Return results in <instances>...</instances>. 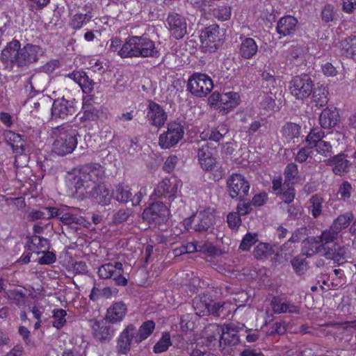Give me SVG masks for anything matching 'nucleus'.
<instances>
[{
  "label": "nucleus",
  "mask_w": 356,
  "mask_h": 356,
  "mask_svg": "<svg viewBox=\"0 0 356 356\" xmlns=\"http://www.w3.org/2000/svg\"><path fill=\"white\" fill-rule=\"evenodd\" d=\"M323 256L327 259L333 260L334 263L340 265L349 257L348 247L340 246L334 241L328 245L325 252L323 253Z\"/></svg>",
  "instance_id": "nucleus-24"
},
{
  "label": "nucleus",
  "mask_w": 356,
  "mask_h": 356,
  "mask_svg": "<svg viewBox=\"0 0 356 356\" xmlns=\"http://www.w3.org/2000/svg\"><path fill=\"white\" fill-rule=\"evenodd\" d=\"M297 23V19L291 15L283 17L277 24V31L282 36L292 35L296 31Z\"/></svg>",
  "instance_id": "nucleus-28"
},
{
  "label": "nucleus",
  "mask_w": 356,
  "mask_h": 356,
  "mask_svg": "<svg viewBox=\"0 0 356 356\" xmlns=\"http://www.w3.org/2000/svg\"><path fill=\"white\" fill-rule=\"evenodd\" d=\"M325 231H323L321 236L310 237L303 241L304 248L306 250V255L312 257L314 254L325 252L328 245L332 242V239L325 236Z\"/></svg>",
  "instance_id": "nucleus-14"
},
{
  "label": "nucleus",
  "mask_w": 356,
  "mask_h": 356,
  "mask_svg": "<svg viewBox=\"0 0 356 356\" xmlns=\"http://www.w3.org/2000/svg\"><path fill=\"white\" fill-rule=\"evenodd\" d=\"M312 92V102L314 103L316 106L321 108L327 104L328 92L323 86H318L317 88H314Z\"/></svg>",
  "instance_id": "nucleus-41"
},
{
  "label": "nucleus",
  "mask_w": 356,
  "mask_h": 356,
  "mask_svg": "<svg viewBox=\"0 0 356 356\" xmlns=\"http://www.w3.org/2000/svg\"><path fill=\"white\" fill-rule=\"evenodd\" d=\"M66 316L67 312L65 310L63 309H54L52 317L54 318V321L52 323V325L57 329L63 327L66 323Z\"/></svg>",
  "instance_id": "nucleus-48"
},
{
  "label": "nucleus",
  "mask_w": 356,
  "mask_h": 356,
  "mask_svg": "<svg viewBox=\"0 0 356 356\" xmlns=\"http://www.w3.org/2000/svg\"><path fill=\"white\" fill-rule=\"evenodd\" d=\"M83 115L81 117L82 122L86 121H95L99 118V110L92 104H83Z\"/></svg>",
  "instance_id": "nucleus-44"
},
{
  "label": "nucleus",
  "mask_w": 356,
  "mask_h": 356,
  "mask_svg": "<svg viewBox=\"0 0 356 356\" xmlns=\"http://www.w3.org/2000/svg\"><path fill=\"white\" fill-rule=\"evenodd\" d=\"M212 300L207 296L196 297L193 300V307L196 315L204 316L210 315Z\"/></svg>",
  "instance_id": "nucleus-34"
},
{
  "label": "nucleus",
  "mask_w": 356,
  "mask_h": 356,
  "mask_svg": "<svg viewBox=\"0 0 356 356\" xmlns=\"http://www.w3.org/2000/svg\"><path fill=\"white\" fill-rule=\"evenodd\" d=\"M147 118L151 122V124L160 127L165 124L168 115L159 104L153 101H149L147 107Z\"/></svg>",
  "instance_id": "nucleus-22"
},
{
  "label": "nucleus",
  "mask_w": 356,
  "mask_h": 356,
  "mask_svg": "<svg viewBox=\"0 0 356 356\" xmlns=\"http://www.w3.org/2000/svg\"><path fill=\"white\" fill-rule=\"evenodd\" d=\"M171 345L170 335L168 332L163 334L162 337L154 346L155 353H161L166 351Z\"/></svg>",
  "instance_id": "nucleus-51"
},
{
  "label": "nucleus",
  "mask_w": 356,
  "mask_h": 356,
  "mask_svg": "<svg viewBox=\"0 0 356 356\" xmlns=\"http://www.w3.org/2000/svg\"><path fill=\"white\" fill-rule=\"evenodd\" d=\"M4 137L14 152L17 154H22L24 152L25 142L19 134L11 131H7L4 133Z\"/></svg>",
  "instance_id": "nucleus-31"
},
{
  "label": "nucleus",
  "mask_w": 356,
  "mask_h": 356,
  "mask_svg": "<svg viewBox=\"0 0 356 356\" xmlns=\"http://www.w3.org/2000/svg\"><path fill=\"white\" fill-rule=\"evenodd\" d=\"M131 214V211L129 209H120L117 212H115L112 217V222L117 225H120L125 221L129 218Z\"/></svg>",
  "instance_id": "nucleus-55"
},
{
  "label": "nucleus",
  "mask_w": 356,
  "mask_h": 356,
  "mask_svg": "<svg viewBox=\"0 0 356 356\" xmlns=\"http://www.w3.org/2000/svg\"><path fill=\"white\" fill-rule=\"evenodd\" d=\"M289 84L290 92L296 99L304 100L307 99L314 89L313 81L306 74L293 77Z\"/></svg>",
  "instance_id": "nucleus-6"
},
{
  "label": "nucleus",
  "mask_w": 356,
  "mask_h": 356,
  "mask_svg": "<svg viewBox=\"0 0 356 356\" xmlns=\"http://www.w3.org/2000/svg\"><path fill=\"white\" fill-rule=\"evenodd\" d=\"M118 56L126 58H158L160 56L155 43L144 36H131L126 39L118 51Z\"/></svg>",
  "instance_id": "nucleus-3"
},
{
  "label": "nucleus",
  "mask_w": 356,
  "mask_h": 356,
  "mask_svg": "<svg viewBox=\"0 0 356 356\" xmlns=\"http://www.w3.org/2000/svg\"><path fill=\"white\" fill-rule=\"evenodd\" d=\"M270 305L275 314L291 313L298 314L299 307L290 302H282L278 297H273L270 302Z\"/></svg>",
  "instance_id": "nucleus-32"
},
{
  "label": "nucleus",
  "mask_w": 356,
  "mask_h": 356,
  "mask_svg": "<svg viewBox=\"0 0 356 356\" xmlns=\"http://www.w3.org/2000/svg\"><path fill=\"white\" fill-rule=\"evenodd\" d=\"M261 107L266 111H273L275 106V100L271 95H265L260 102Z\"/></svg>",
  "instance_id": "nucleus-63"
},
{
  "label": "nucleus",
  "mask_w": 356,
  "mask_h": 356,
  "mask_svg": "<svg viewBox=\"0 0 356 356\" xmlns=\"http://www.w3.org/2000/svg\"><path fill=\"white\" fill-rule=\"evenodd\" d=\"M60 221L66 225L75 224L86 227L87 224H88V222L83 217L67 212L65 209L60 216Z\"/></svg>",
  "instance_id": "nucleus-42"
},
{
  "label": "nucleus",
  "mask_w": 356,
  "mask_h": 356,
  "mask_svg": "<svg viewBox=\"0 0 356 356\" xmlns=\"http://www.w3.org/2000/svg\"><path fill=\"white\" fill-rule=\"evenodd\" d=\"M92 334L96 340L108 343L114 336L115 328L108 321H95L92 325Z\"/></svg>",
  "instance_id": "nucleus-19"
},
{
  "label": "nucleus",
  "mask_w": 356,
  "mask_h": 356,
  "mask_svg": "<svg viewBox=\"0 0 356 356\" xmlns=\"http://www.w3.org/2000/svg\"><path fill=\"white\" fill-rule=\"evenodd\" d=\"M232 304L226 302H213L212 301L211 305V313L210 315L215 316H221L222 318H226L229 316L231 313L230 307Z\"/></svg>",
  "instance_id": "nucleus-39"
},
{
  "label": "nucleus",
  "mask_w": 356,
  "mask_h": 356,
  "mask_svg": "<svg viewBox=\"0 0 356 356\" xmlns=\"http://www.w3.org/2000/svg\"><path fill=\"white\" fill-rule=\"evenodd\" d=\"M257 234L247 233L240 244L239 249L243 251H248L258 241Z\"/></svg>",
  "instance_id": "nucleus-53"
},
{
  "label": "nucleus",
  "mask_w": 356,
  "mask_h": 356,
  "mask_svg": "<svg viewBox=\"0 0 356 356\" xmlns=\"http://www.w3.org/2000/svg\"><path fill=\"white\" fill-rule=\"evenodd\" d=\"M213 83L211 79L205 74L195 73L188 79L187 88L194 95L202 97L212 90Z\"/></svg>",
  "instance_id": "nucleus-9"
},
{
  "label": "nucleus",
  "mask_w": 356,
  "mask_h": 356,
  "mask_svg": "<svg viewBox=\"0 0 356 356\" xmlns=\"http://www.w3.org/2000/svg\"><path fill=\"white\" fill-rule=\"evenodd\" d=\"M339 115L337 109L325 108L321 113L319 117V122L322 128L331 129L337 124Z\"/></svg>",
  "instance_id": "nucleus-29"
},
{
  "label": "nucleus",
  "mask_w": 356,
  "mask_h": 356,
  "mask_svg": "<svg viewBox=\"0 0 356 356\" xmlns=\"http://www.w3.org/2000/svg\"><path fill=\"white\" fill-rule=\"evenodd\" d=\"M200 39L206 51H216L218 47V42L220 40L219 26L214 24L205 28L202 31Z\"/></svg>",
  "instance_id": "nucleus-18"
},
{
  "label": "nucleus",
  "mask_w": 356,
  "mask_h": 356,
  "mask_svg": "<svg viewBox=\"0 0 356 356\" xmlns=\"http://www.w3.org/2000/svg\"><path fill=\"white\" fill-rule=\"evenodd\" d=\"M86 193L95 198L96 201L103 206L110 204L111 199L113 197V192L111 193L109 189L103 184H100L95 188H91Z\"/></svg>",
  "instance_id": "nucleus-26"
},
{
  "label": "nucleus",
  "mask_w": 356,
  "mask_h": 356,
  "mask_svg": "<svg viewBox=\"0 0 356 356\" xmlns=\"http://www.w3.org/2000/svg\"><path fill=\"white\" fill-rule=\"evenodd\" d=\"M352 191L353 187L351 184L348 181H345L340 186L338 194L340 195L341 198L345 200L350 197Z\"/></svg>",
  "instance_id": "nucleus-60"
},
{
  "label": "nucleus",
  "mask_w": 356,
  "mask_h": 356,
  "mask_svg": "<svg viewBox=\"0 0 356 356\" xmlns=\"http://www.w3.org/2000/svg\"><path fill=\"white\" fill-rule=\"evenodd\" d=\"M180 328L183 332L193 330L195 328V322L193 316L189 314L183 315L180 318Z\"/></svg>",
  "instance_id": "nucleus-56"
},
{
  "label": "nucleus",
  "mask_w": 356,
  "mask_h": 356,
  "mask_svg": "<svg viewBox=\"0 0 356 356\" xmlns=\"http://www.w3.org/2000/svg\"><path fill=\"white\" fill-rule=\"evenodd\" d=\"M54 143L52 150L59 156H65L73 152L77 146V137L79 136L76 129L71 124H63L54 127L51 132Z\"/></svg>",
  "instance_id": "nucleus-4"
},
{
  "label": "nucleus",
  "mask_w": 356,
  "mask_h": 356,
  "mask_svg": "<svg viewBox=\"0 0 356 356\" xmlns=\"http://www.w3.org/2000/svg\"><path fill=\"white\" fill-rule=\"evenodd\" d=\"M51 113L52 118L66 120L76 113L74 100H67L64 97L54 101Z\"/></svg>",
  "instance_id": "nucleus-16"
},
{
  "label": "nucleus",
  "mask_w": 356,
  "mask_h": 356,
  "mask_svg": "<svg viewBox=\"0 0 356 356\" xmlns=\"http://www.w3.org/2000/svg\"><path fill=\"white\" fill-rule=\"evenodd\" d=\"M184 130L181 123L171 122L167 125V131L161 134L159 144L163 149H169L177 145L184 137Z\"/></svg>",
  "instance_id": "nucleus-10"
},
{
  "label": "nucleus",
  "mask_w": 356,
  "mask_h": 356,
  "mask_svg": "<svg viewBox=\"0 0 356 356\" xmlns=\"http://www.w3.org/2000/svg\"><path fill=\"white\" fill-rule=\"evenodd\" d=\"M86 22V17L81 13L76 14L72 18L70 26L73 29H80Z\"/></svg>",
  "instance_id": "nucleus-64"
},
{
  "label": "nucleus",
  "mask_w": 356,
  "mask_h": 356,
  "mask_svg": "<svg viewBox=\"0 0 356 356\" xmlns=\"http://www.w3.org/2000/svg\"><path fill=\"white\" fill-rule=\"evenodd\" d=\"M353 218L351 212H346L339 215L332 222L329 229L325 231V236L332 239L333 241L337 238L338 234L344 229H346L350 223Z\"/></svg>",
  "instance_id": "nucleus-21"
},
{
  "label": "nucleus",
  "mask_w": 356,
  "mask_h": 356,
  "mask_svg": "<svg viewBox=\"0 0 356 356\" xmlns=\"http://www.w3.org/2000/svg\"><path fill=\"white\" fill-rule=\"evenodd\" d=\"M281 195L282 201L286 204H290L295 198V189L293 187L290 186L289 184H286L285 189L279 193Z\"/></svg>",
  "instance_id": "nucleus-58"
},
{
  "label": "nucleus",
  "mask_w": 356,
  "mask_h": 356,
  "mask_svg": "<svg viewBox=\"0 0 356 356\" xmlns=\"http://www.w3.org/2000/svg\"><path fill=\"white\" fill-rule=\"evenodd\" d=\"M314 147H316L318 154L323 156L328 159L332 156V147L330 143L325 140L319 141L318 143H314Z\"/></svg>",
  "instance_id": "nucleus-52"
},
{
  "label": "nucleus",
  "mask_w": 356,
  "mask_h": 356,
  "mask_svg": "<svg viewBox=\"0 0 356 356\" xmlns=\"http://www.w3.org/2000/svg\"><path fill=\"white\" fill-rule=\"evenodd\" d=\"M221 108L225 113L236 107L240 103V95L238 92H227L222 94Z\"/></svg>",
  "instance_id": "nucleus-36"
},
{
  "label": "nucleus",
  "mask_w": 356,
  "mask_h": 356,
  "mask_svg": "<svg viewBox=\"0 0 356 356\" xmlns=\"http://www.w3.org/2000/svg\"><path fill=\"white\" fill-rule=\"evenodd\" d=\"M212 15L221 21H226L231 17V8L227 6H220L212 10Z\"/></svg>",
  "instance_id": "nucleus-54"
},
{
  "label": "nucleus",
  "mask_w": 356,
  "mask_h": 356,
  "mask_svg": "<svg viewBox=\"0 0 356 356\" xmlns=\"http://www.w3.org/2000/svg\"><path fill=\"white\" fill-rule=\"evenodd\" d=\"M171 35L177 40L182 39L187 33L186 18L175 12H170L166 19Z\"/></svg>",
  "instance_id": "nucleus-15"
},
{
  "label": "nucleus",
  "mask_w": 356,
  "mask_h": 356,
  "mask_svg": "<svg viewBox=\"0 0 356 356\" xmlns=\"http://www.w3.org/2000/svg\"><path fill=\"white\" fill-rule=\"evenodd\" d=\"M341 54L348 58L356 55V35L348 37L339 42Z\"/></svg>",
  "instance_id": "nucleus-37"
},
{
  "label": "nucleus",
  "mask_w": 356,
  "mask_h": 356,
  "mask_svg": "<svg viewBox=\"0 0 356 356\" xmlns=\"http://www.w3.org/2000/svg\"><path fill=\"white\" fill-rule=\"evenodd\" d=\"M258 51V46L252 38H245L242 40L239 54L245 59L252 58Z\"/></svg>",
  "instance_id": "nucleus-35"
},
{
  "label": "nucleus",
  "mask_w": 356,
  "mask_h": 356,
  "mask_svg": "<svg viewBox=\"0 0 356 356\" xmlns=\"http://www.w3.org/2000/svg\"><path fill=\"white\" fill-rule=\"evenodd\" d=\"M275 245L267 243H259L254 248L252 254L257 260H264L275 252Z\"/></svg>",
  "instance_id": "nucleus-38"
},
{
  "label": "nucleus",
  "mask_w": 356,
  "mask_h": 356,
  "mask_svg": "<svg viewBox=\"0 0 356 356\" xmlns=\"http://www.w3.org/2000/svg\"><path fill=\"white\" fill-rule=\"evenodd\" d=\"M213 224V217L206 211L197 212L184 220V225L188 230L193 229L197 232H207Z\"/></svg>",
  "instance_id": "nucleus-12"
},
{
  "label": "nucleus",
  "mask_w": 356,
  "mask_h": 356,
  "mask_svg": "<svg viewBox=\"0 0 356 356\" xmlns=\"http://www.w3.org/2000/svg\"><path fill=\"white\" fill-rule=\"evenodd\" d=\"M79 85L84 93H90L94 88L95 83L84 72Z\"/></svg>",
  "instance_id": "nucleus-57"
},
{
  "label": "nucleus",
  "mask_w": 356,
  "mask_h": 356,
  "mask_svg": "<svg viewBox=\"0 0 356 356\" xmlns=\"http://www.w3.org/2000/svg\"><path fill=\"white\" fill-rule=\"evenodd\" d=\"M42 54V49L38 45L26 44L21 48L20 42L13 40L2 51L1 60L12 69H23L36 63Z\"/></svg>",
  "instance_id": "nucleus-1"
},
{
  "label": "nucleus",
  "mask_w": 356,
  "mask_h": 356,
  "mask_svg": "<svg viewBox=\"0 0 356 356\" xmlns=\"http://www.w3.org/2000/svg\"><path fill=\"white\" fill-rule=\"evenodd\" d=\"M155 328V323L153 321H147L144 322L137 331L141 341H144L149 337Z\"/></svg>",
  "instance_id": "nucleus-49"
},
{
  "label": "nucleus",
  "mask_w": 356,
  "mask_h": 356,
  "mask_svg": "<svg viewBox=\"0 0 356 356\" xmlns=\"http://www.w3.org/2000/svg\"><path fill=\"white\" fill-rule=\"evenodd\" d=\"M239 215L238 213H229L227 215V222L231 229H237L240 226L241 220Z\"/></svg>",
  "instance_id": "nucleus-62"
},
{
  "label": "nucleus",
  "mask_w": 356,
  "mask_h": 356,
  "mask_svg": "<svg viewBox=\"0 0 356 356\" xmlns=\"http://www.w3.org/2000/svg\"><path fill=\"white\" fill-rule=\"evenodd\" d=\"M141 342L136 326L130 323L122 331L117 339V352L120 355H127L131 350L132 343L138 344Z\"/></svg>",
  "instance_id": "nucleus-8"
},
{
  "label": "nucleus",
  "mask_w": 356,
  "mask_h": 356,
  "mask_svg": "<svg viewBox=\"0 0 356 356\" xmlns=\"http://www.w3.org/2000/svg\"><path fill=\"white\" fill-rule=\"evenodd\" d=\"M113 196L120 204H127L131 202L132 206L136 207L139 205L143 197V194L141 191H138L132 197V193L129 186L119 184L115 186V189L113 191Z\"/></svg>",
  "instance_id": "nucleus-17"
},
{
  "label": "nucleus",
  "mask_w": 356,
  "mask_h": 356,
  "mask_svg": "<svg viewBox=\"0 0 356 356\" xmlns=\"http://www.w3.org/2000/svg\"><path fill=\"white\" fill-rule=\"evenodd\" d=\"M334 8L332 5H326L322 10L321 19L325 23L332 22L334 19Z\"/></svg>",
  "instance_id": "nucleus-61"
},
{
  "label": "nucleus",
  "mask_w": 356,
  "mask_h": 356,
  "mask_svg": "<svg viewBox=\"0 0 356 356\" xmlns=\"http://www.w3.org/2000/svg\"><path fill=\"white\" fill-rule=\"evenodd\" d=\"M327 166L332 167V172L338 176L346 174L351 167V162L347 159V155L339 153L334 155L325 161Z\"/></svg>",
  "instance_id": "nucleus-20"
},
{
  "label": "nucleus",
  "mask_w": 356,
  "mask_h": 356,
  "mask_svg": "<svg viewBox=\"0 0 356 356\" xmlns=\"http://www.w3.org/2000/svg\"><path fill=\"white\" fill-rule=\"evenodd\" d=\"M244 327L243 324L240 326L234 323L216 326V331L220 335L219 346L225 354L229 353L230 348L239 344V332L244 330Z\"/></svg>",
  "instance_id": "nucleus-5"
},
{
  "label": "nucleus",
  "mask_w": 356,
  "mask_h": 356,
  "mask_svg": "<svg viewBox=\"0 0 356 356\" xmlns=\"http://www.w3.org/2000/svg\"><path fill=\"white\" fill-rule=\"evenodd\" d=\"M291 262L293 270L299 275L305 274L308 269V263L304 254L294 257Z\"/></svg>",
  "instance_id": "nucleus-46"
},
{
  "label": "nucleus",
  "mask_w": 356,
  "mask_h": 356,
  "mask_svg": "<svg viewBox=\"0 0 356 356\" xmlns=\"http://www.w3.org/2000/svg\"><path fill=\"white\" fill-rule=\"evenodd\" d=\"M301 127L298 124L293 122L286 123L282 129L283 136L286 139H293L298 138L300 134Z\"/></svg>",
  "instance_id": "nucleus-43"
},
{
  "label": "nucleus",
  "mask_w": 356,
  "mask_h": 356,
  "mask_svg": "<svg viewBox=\"0 0 356 356\" xmlns=\"http://www.w3.org/2000/svg\"><path fill=\"white\" fill-rule=\"evenodd\" d=\"M197 157L202 168L204 170H211L216 165V159L213 157L208 145H202L199 149Z\"/></svg>",
  "instance_id": "nucleus-30"
},
{
  "label": "nucleus",
  "mask_w": 356,
  "mask_h": 356,
  "mask_svg": "<svg viewBox=\"0 0 356 356\" xmlns=\"http://www.w3.org/2000/svg\"><path fill=\"white\" fill-rule=\"evenodd\" d=\"M76 174L71 180L72 185L76 193L86 192L99 185L104 177L103 168L97 163H87L79 166L75 170Z\"/></svg>",
  "instance_id": "nucleus-2"
},
{
  "label": "nucleus",
  "mask_w": 356,
  "mask_h": 356,
  "mask_svg": "<svg viewBox=\"0 0 356 356\" xmlns=\"http://www.w3.org/2000/svg\"><path fill=\"white\" fill-rule=\"evenodd\" d=\"M142 216L145 220L149 222L161 224L168 221L169 210L163 202H156L143 211Z\"/></svg>",
  "instance_id": "nucleus-13"
},
{
  "label": "nucleus",
  "mask_w": 356,
  "mask_h": 356,
  "mask_svg": "<svg viewBox=\"0 0 356 356\" xmlns=\"http://www.w3.org/2000/svg\"><path fill=\"white\" fill-rule=\"evenodd\" d=\"M323 202V197L318 194L314 195L309 198L308 209L314 218H317L321 215Z\"/></svg>",
  "instance_id": "nucleus-40"
},
{
  "label": "nucleus",
  "mask_w": 356,
  "mask_h": 356,
  "mask_svg": "<svg viewBox=\"0 0 356 356\" xmlns=\"http://www.w3.org/2000/svg\"><path fill=\"white\" fill-rule=\"evenodd\" d=\"M127 308L122 302H114L108 309L106 320L111 323L120 322L125 316Z\"/></svg>",
  "instance_id": "nucleus-27"
},
{
  "label": "nucleus",
  "mask_w": 356,
  "mask_h": 356,
  "mask_svg": "<svg viewBox=\"0 0 356 356\" xmlns=\"http://www.w3.org/2000/svg\"><path fill=\"white\" fill-rule=\"evenodd\" d=\"M228 131L229 129L227 124H222L216 128L212 129L209 133L206 134V136L208 137L210 140L219 142L223 136L228 133Z\"/></svg>",
  "instance_id": "nucleus-47"
},
{
  "label": "nucleus",
  "mask_w": 356,
  "mask_h": 356,
  "mask_svg": "<svg viewBox=\"0 0 356 356\" xmlns=\"http://www.w3.org/2000/svg\"><path fill=\"white\" fill-rule=\"evenodd\" d=\"M27 246L29 251L32 252H44V250L49 249V241L47 238L39 236L38 235H33L27 237Z\"/></svg>",
  "instance_id": "nucleus-33"
},
{
  "label": "nucleus",
  "mask_w": 356,
  "mask_h": 356,
  "mask_svg": "<svg viewBox=\"0 0 356 356\" xmlns=\"http://www.w3.org/2000/svg\"><path fill=\"white\" fill-rule=\"evenodd\" d=\"M286 326L284 321L275 322L269 329L268 334L270 336L282 335L286 332Z\"/></svg>",
  "instance_id": "nucleus-59"
},
{
  "label": "nucleus",
  "mask_w": 356,
  "mask_h": 356,
  "mask_svg": "<svg viewBox=\"0 0 356 356\" xmlns=\"http://www.w3.org/2000/svg\"><path fill=\"white\" fill-rule=\"evenodd\" d=\"M97 273L101 279L113 280L115 285L125 286L128 284V280L123 276L124 269L121 262L104 264L99 268Z\"/></svg>",
  "instance_id": "nucleus-7"
},
{
  "label": "nucleus",
  "mask_w": 356,
  "mask_h": 356,
  "mask_svg": "<svg viewBox=\"0 0 356 356\" xmlns=\"http://www.w3.org/2000/svg\"><path fill=\"white\" fill-rule=\"evenodd\" d=\"M177 186L175 181L164 179L160 181L154 189V195L157 197L170 199L175 196Z\"/></svg>",
  "instance_id": "nucleus-25"
},
{
  "label": "nucleus",
  "mask_w": 356,
  "mask_h": 356,
  "mask_svg": "<svg viewBox=\"0 0 356 356\" xmlns=\"http://www.w3.org/2000/svg\"><path fill=\"white\" fill-rule=\"evenodd\" d=\"M324 136L325 133L321 128H313L307 136L306 141L308 142L309 145L312 148L314 143H318L319 141H322Z\"/></svg>",
  "instance_id": "nucleus-50"
},
{
  "label": "nucleus",
  "mask_w": 356,
  "mask_h": 356,
  "mask_svg": "<svg viewBox=\"0 0 356 356\" xmlns=\"http://www.w3.org/2000/svg\"><path fill=\"white\" fill-rule=\"evenodd\" d=\"M298 165L293 163H289L284 169L285 183L293 184L298 179Z\"/></svg>",
  "instance_id": "nucleus-45"
},
{
  "label": "nucleus",
  "mask_w": 356,
  "mask_h": 356,
  "mask_svg": "<svg viewBox=\"0 0 356 356\" xmlns=\"http://www.w3.org/2000/svg\"><path fill=\"white\" fill-rule=\"evenodd\" d=\"M48 85V76L42 73H35L29 77L26 86V90L29 88V96L33 97L35 95L43 92Z\"/></svg>",
  "instance_id": "nucleus-23"
},
{
  "label": "nucleus",
  "mask_w": 356,
  "mask_h": 356,
  "mask_svg": "<svg viewBox=\"0 0 356 356\" xmlns=\"http://www.w3.org/2000/svg\"><path fill=\"white\" fill-rule=\"evenodd\" d=\"M227 191L232 198L243 200L248 194L250 184L241 174H232L227 180Z\"/></svg>",
  "instance_id": "nucleus-11"
}]
</instances>
